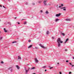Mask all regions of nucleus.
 <instances>
[{"label":"nucleus","mask_w":74,"mask_h":74,"mask_svg":"<svg viewBox=\"0 0 74 74\" xmlns=\"http://www.w3.org/2000/svg\"><path fill=\"white\" fill-rule=\"evenodd\" d=\"M48 2L47 0H45L43 1V3H44L45 5H47V2Z\"/></svg>","instance_id":"obj_1"},{"label":"nucleus","mask_w":74,"mask_h":74,"mask_svg":"<svg viewBox=\"0 0 74 74\" xmlns=\"http://www.w3.org/2000/svg\"><path fill=\"white\" fill-rule=\"evenodd\" d=\"M39 45H40V47H41V48H44V49H45V48H46V47H44V46L42 45L41 44H40Z\"/></svg>","instance_id":"obj_2"},{"label":"nucleus","mask_w":74,"mask_h":74,"mask_svg":"<svg viewBox=\"0 0 74 74\" xmlns=\"http://www.w3.org/2000/svg\"><path fill=\"white\" fill-rule=\"evenodd\" d=\"M66 8V7H64L63 8H60V9H63V10L64 11H66V9H65Z\"/></svg>","instance_id":"obj_3"},{"label":"nucleus","mask_w":74,"mask_h":74,"mask_svg":"<svg viewBox=\"0 0 74 74\" xmlns=\"http://www.w3.org/2000/svg\"><path fill=\"white\" fill-rule=\"evenodd\" d=\"M60 15H61V14L59 13L58 14H56V16H57V17H58V16H60Z\"/></svg>","instance_id":"obj_4"},{"label":"nucleus","mask_w":74,"mask_h":74,"mask_svg":"<svg viewBox=\"0 0 74 74\" xmlns=\"http://www.w3.org/2000/svg\"><path fill=\"white\" fill-rule=\"evenodd\" d=\"M29 69H30V68H29L28 69V70H26V69H25V74H27V72H28V71H29Z\"/></svg>","instance_id":"obj_5"},{"label":"nucleus","mask_w":74,"mask_h":74,"mask_svg":"<svg viewBox=\"0 0 74 74\" xmlns=\"http://www.w3.org/2000/svg\"><path fill=\"white\" fill-rule=\"evenodd\" d=\"M61 41V40H60V38H58V40H57V42H60Z\"/></svg>","instance_id":"obj_6"},{"label":"nucleus","mask_w":74,"mask_h":74,"mask_svg":"<svg viewBox=\"0 0 74 74\" xmlns=\"http://www.w3.org/2000/svg\"><path fill=\"white\" fill-rule=\"evenodd\" d=\"M58 47H60V42H58Z\"/></svg>","instance_id":"obj_7"},{"label":"nucleus","mask_w":74,"mask_h":74,"mask_svg":"<svg viewBox=\"0 0 74 74\" xmlns=\"http://www.w3.org/2000/svg\"><path fill=\"white\" fill-rule=\"evenodd\" d=\"M35 60L36 62L38 63V60L37 58H35Z\"/></svg>","instance_id":"obj_8"},{"label":"nucleus","mask_w":74,"mask_h":74,"mask_svg":"<svg viewBox=\"0 0 74 74\" xmlns=\"http://www.w3.org/2000/svg\"><path fill=\"white\" fill-rule=\"evenodd\" d=\"M66 21H71V19H66Z\"/></svg>","instance_id":"obj_9"},{"label":"nucleus","mask_w":74,"mask_h":74,"mask_svg":"<svg viewBox=\"0 0 74 74\" xmlns=\"http://www.w3.org/2000/svg\"><path fill=\"white\" fill-rule=\"evenodd\" d=\"M16 66L17 69H18V70H19V69H20V67H19V66L18 65H16Z\"/></svg>","instance_id":"obj_10"},{"label":"nucleus","mask_w":74,"mask_h":74,"mask_svg":"<svg viewBox=\"0 0 74 74\" xmlns=\"http://www.w3.org/2000/svg\"><path fill=\"white\" fill-rule=\"evenodd\" d=\"M32 46H33V45H30L29 47H28V48H32Z\"/></svg>","instance_id":"obj_11"},{"label":"nucleus","mask_w":74,"mask_h":74,"mask_svg":"<svg viewBox=\"0 0 74 74\" xmlns=\"http://www.w3.org/2000/svg\"><path fill=\"white\" fill-rule=\"evenodd\" d=\"M68 41H69V38H67L66 39V41H65V43H66V42H67Z\"/></svg>","instance_id":"obj_12"},{"label":"nucleus","mask_w":74,"mask_h":74,"mask_svg":"<svg viewBox=\"0 0 74 74\" xmlns=\"http://www.w3.org/2000/svg\"><path fill=\"white\" fill-rule=\"evenodd\" d=\"M61 34H62V35L63 36H65V34H64V33H61Z\"/></svg>","instance_id":"obj_13"},{"label":"nucleus","mask_w":74,"mask_h":74,"mask_svg":"<svg viewBox=\"0 0 74 74\" xmlns=\"http://www.w3.org/2000/svg\"><path fill=\"white\" fill-rule=\"evenodd\" d=\"M18 59H19L20 60V59H21V57H20V56H18Z\"/></svg>","instance_id":"obj_14"},{"label":"nucleus","mask_w":74,"mask_h":74,"mask_svg":"<svg viewBox=\"0 0 74 74\" xmlns=\"http://www.w3.org/2000/svg\"><path fill=\"white\" fill-rule=\"evenodd\" d=\"M42 68H43V69H45V68H46V66H42Z\"/></svg>","instance_id":"obj_15"},{"label":"nucleus","mask_w":74,"mask_h":74,"mask_svg":"<svg viewBox=\"0 0 74 74\" xmlns=\"http://www.w3.org/2000/svg\"><path fill=\"white\" fill-rule=\"evenodd\" d=\"M59 21V19L57 18L56 20V22H57V21Z\"/></svg>","instance_id":"obj_16"},{"label":"nucleus","mask_w":74,"mask_h":74,"mask_svg":"<svg viewBox=\"0 0 74 74\" xmlns=\"http://www.w3.org/2000/svg\"><path fill=\"white\" fill-rule=\"evenodd\" d=\"M46 34H49V31H47Z\"/></svg>","instance_id":"obj_17"},{"label":"nucleus","mask_w":74,"mask_h":74,"mask_svg":"<svg viewBox=\"0 0 74 74\" xmlns=\"http://www.w3.org/2000/svg\"><path fill=\"white\" fill-rule=\"evenodd\" d=\"M36 68L35 67H33L31 69V70H33V69H34Z\"/></svg>","instance_id":"obj_18"},{"label":"nucleus","mask_w":74,"mask_h":74,"mask_svg":"<svg viewBox=\"0 0 74 74\" xmlns=\"http://www.w3.org/2000/svg\"><path fill=\"white\" fill-rule=\"evenodd\" d=\"M49 13V12H48L47 11H46V14H48Z\"/></svg>","instance_id":"obj_19"},{"label":"nucleus","mask_w":74,"mask_h":74,"mask_svg":"<svg viewBox=\"0 0 74 74\" xmlns=\"http://www.w3.org/2000/svg\"><path fill=\"white\" fill-rule=\"evenodd\" d=\"M4 32H5V33H7V31L6 30H4Z\"/></svg>","instance_id":"obj_20"},{"label":"nucleus","mask_w":74,"mask_h":74,"mask_svg":"<svg viewBox=\"0 0 74 74\" xmlns=\"http://www.w3.org/2000/svg\"><path fill=\"white\" fill-rule=\"evenodd\" d=\"M2 38H3V37H0V40L1 41V39H2Z\"/></svg>","instance_id":"obj_21"},{"label":"nucleus","mask_w":74,"mask_h":74,"mask_svg":"<svg viewBox=\"0 0 74 74\" xmlns=\"http://www.w3.org/2000/svg\"><path fill=\"white\" fill-rule=\"evenodd\" d=\"M17 41H14L12 42V44L15 43V42H17Z\"/></svg>","instance_id":"obj_22"},{"label":"nucleus","mask_w":74,"mask_h":74,"mask_svg":"<svg viewBox=\"0 0 74 74\" xmlns=\"http://www.w3.org/2000/svg\"><path fill=\"white\" fill-rule=\"evenodd\" d=\"M12 67H10V68H9L8 69V70H10V69H12Z\"/></svg>","instance_id":"obj_23"},{"label":"nucleus","mask_w":74,"mask_h":74,"mask_svg":"<svg viewBox=\"0 0 74 74\" xmlns=\"http://www.w3.org/2000/svg\"><path fill=\"white\" fill-rule=\"evenodd\" d=\"M39 3H41V1H40L38 2Z\"/></svg>","instance_id":"obj_24"},{"label":"nucleus","mask_w":74,"mask_h":74,"mask_svg":"<svg viewBox=\"0 0 74 74\" xmlns=\"http://www.w3.org/2000/svg\"><path fill=\"white\" fill-rule=\"evenodd\" d=\"M61 7H62V6H63V4H61Z\"/></svg>","instance_id":"obj_25"},{"label":"nucleus","mask_w":74,"mask_h":74,"mask_svg":"<svg viewBox=\"0 0 74 74\" xmlns=\"http://www.w3.org/2000/svg\"><path fill=\"white\" fill-rule=\"evenodd\" d=\"M1 63H2V64H3V63H4V62H3V61H1Z\"/></svg>","instance_id":"obj_26"},{"label":"nucleus","mask_w":74,"mask_h":74,"mask_svg":"<svg viewBox=\"0 0 74 74\" xmlns=\"http://www.w3.org/2000/svg\"><path fill=\"white\" fill-rule=\"evenodd\" d=\"M52 39H54L55 38H54V37H52Z\"/></svg>","instance_id":"obj_27"},{"label":"nucleus","mask_w":74,"mask_h":74,"mask_svg":"<svg viewBox=\"0 0 74 74\" xmlns=\"http://www.w3.org/2000/svg\"><path fill=\"white\" fill-rule=\"evenodd\" d=\"M53 67H51L50 68V69H53Z\"/></svg>","instance_id":"obj_28"},{"label":"nucleus","mask_w":74,"mask_h":74,"mask_svg":"<svg viewBox=\"0 0 74 74\" xmlns=\"http://www.w3.org/2000/svg\"><path fill=\"white\" fill-rule=\"evenodd\" d=\"M26 23H27L26 22H25L24 23V25H25V24H26Z\"/></svg>","instance_id":"obj_29"},{"label":"nucleus","mask_w":74,"mask_h":74,"mask_svg":"<svg viewBox=\"0 0 74 74\" xmlns=\"http://www.w3.org/2000/svg\"><path fill=\"white\" fill-rule=\"evenodd\" d=\"M60 43H63V41H60Z\"/></svg>","instance_id":"obj_30"},{"label":"nucleus","mask_w":74,"mask_h":74,"mask_svg":"<svg viewBox=\"0 0 74 74\" xmlns=\"http://www.w3.org/2000/svg\"><path fill=\"white\" fill-rule=\"evenodd\" d=\"M66 63H67V62H69V61L66 60Z\"/></svg>","instance_id":"obj_31"},{"label":"nucleus","mask_w":74,"mask_h":74,"mask_svg":"<svg viewBox=\"0 0 74 74\" xmlns=\"http://www.w3.org/2000/svg\"><path fill=\"white\" fill-rule=\"evenodd\" d=\"M71 74V72H69V74Z\"/></svg>","instance_id":"obj_32"},{"label":"nucleus","mask_w":74,"mask_h":74,"mask_svg":"<svg viewBox=\"0 0 74 74\" xmlns=\"http://www.w3.org/2000/svg\"><path fill=\"white\" fill-rule=\"evenodd\" d=\"M69 64H70V65H71H71H72V64H71V63H69Z\"/></svg>","instance_id":"obj_33"},{"label":"nucleus","mask_w":74,"mask_h":74,"mask_svg":"<svg viewBox=\"0 0 74 74\" xmlns=\"http://www.w3.org/2000/svg\"><path fill=\"white\" fill-rule=\"evenodd\" d=\"M17 23H18V25H19V24H20V23H19V22H17Z\"/></svg>","instance_id":"obj_34"},{"label":"nucleus","mask_w":74,"mask_h":74,"mask_svg":"<svg viewBox=\"0 0 74 74\" xmlns=\"http://www.w3.org/2000/svg\"><path fill=\"white\" fill-rule=\"evenodd\" d=\"M59 73H60V74H62V73L61 72H60Z\"/></svg>","instance_id":"obj_35"},{"label":"nucleus","mask_w":74,"mask_h":74,"mask_svg":"<svg viewBox=\"0 0 74 74\" xmlns=\"http://www.w3.org/2000/svg\"><path fill=\"white\" fill-rule=\"evenodd\" d=\"M32 4H33V5H35V3H33Z\"/></svg>","instance_id":"obj_36"},{"label":"nucleus","mask_w":74,"mask_h":74,"mask_svg":"<svg viewBox=\"0 0 74 74\" xmlns=\"http://www.w3.org/2000/svg\"><path fill=\"white\" fill-rule=\"evenodd\" d=\"M12 71H13V69H11V72H12Z\"/></svg>","instance_id":"obj_37"},{"label":"nucleus","mask_w":74,"mask_h":74,"mask_svg":"<svg viewBox=\"0 0 74 74\" xmlns=\"http://www.w3.org/2000/svg\"><path fill=\"white\" fill-rule=\"evenodd\" d=\"M28 42H31V40H29L28 41Z\"/></svg>","instance_id":"obj_38"},{"label":"nucleus","mask_w":74,"mask_h":74,"mask_svg":"<svg viewBox=\"0 0 74 74\" xmlns=\"http://www.w3.org/2000/svg\"><path fill=\"white\" fill-rule=\"evenodd\" d=\"M3 8H5V7L4 6H3Z\"/></svg>","instance_id":"obj_39"},{"label":"nucleus","mask_w":74,"mask_h":74,"mask_svg":"<svg viewBox=\"0 0 74 74\" xmlns=\"http://www.w3.org/2000/svg\"><path fill=\"white\" fill-rule=\"evenodd\" d=\"M35 49H38V48H37V47H35Z\"/></svg>","instance_id":"obj_40"},{"label":"nucleus","mask_w":74,"mask_h":74,"mask_svg":"<svg viewBox=\"0 0 74 74\" xmlns=\"http://www.w3.org/2000/svg\"><path fill=\"white\" fill-rule=\"evenodd\" d=\"M65 51H67V49H65Z\"/></svg>","instance_id":"obj_41"},{"label":"nucleus","mask_w":74,"mask_h":74,"mask_svg":"<svg viewBox=\"0 0 74 74\" xmlns=\"http://www.w3.org/2000/svg\"><path fill=\"white\" fill-rule=\"evenodd\" d=\"M40 12H42V10H41Z\"/></svg>","instance_id":"obj_42"},{"label":"nucleus","mask_w":74,"mask_h":74,"mask_svg":"<svg viewBox=\"0 0 74 74\" xmlns=\"http://www.w3.org/2000/svg\"><path fill=\"white\" fill-rule=\"evenodd\" d=\"M26 5H27V3H26Z\"/></svg>","instance_id":"obj_43"},{"label":"nucleus","mask_w":74,"mask_h":74,"mask_svg":"<svg viewBox=\"0 0 74 74\" xmlns=\"http://www.w3.org/2000/svg\"><path fill=\"white\" fill-rule=\"evenodd\" d=\"M0 6L1 7H2V5H0Z\"/></svg>","instance_id":"obj_44"},{"label":"nucleus","mask_w":74,"mask_h":74,"mask_svg":"<svg viewBox=\"0 0 74 74\" xmlns=\"http://www.w3.org/2000/svg\"><path fill=\"white\" fill-rule=\"evenodd\" d=\"M61 6H59V8H61Z\"/></svg>","instance_id":"obj_45"},{"label":"nucleus","mask_w":74,"mask_h":74,"mask_svg":"<svg viewBox=\"0 0 74 74\" xmlns=\"http://www.w3.org/2000/svg\"><path fill=\"white\" fill-rule=\"evenodd\" d=\"M4 30H6L5 28H4Z\"/></svg>","instance_id":"obj_46"},{"label":"nucleus","mask_w":74,"mask_h":74,"mask_svg":"<svg viewBox=\"0 0 74 74\" xmlns=\"http://www.w3.org/2000/svg\"><path fill=\"white\" fill-rule=\"evenodd\" d=\"M45 71H47V70L46 69L45 70Z\"/></svg>","instance_id":"obj_47"},{"label":"nucleus","mask_w":74,"mask_h":74,"mask_svg":"<svg viewBox=\"0 0 74 74\" xmlns=\"http://www.w3.org/2000/svg\"><path fill=\"white\" fill-rule=\"evenodd\" d=\"M72 67H74V65H72Z\"/></svg>","instance_id":"obj_48"},{"label":"nucleus","mask_w":74,"mask_h":74,"mask_svg":"<svg viewBox=\"0 0 74 74\" xmlns=\"http://www.w3.org/2000/svg\"><path fill=\"white\" fill-rule=\"evenodd\" d=\"M14 18H15V19H16V17Z\"/></svg>","instance_id":"obj_49"},{"label":"nucleus","mask_w":74,"mask_h":74,"mask_svg":"<svg viewBox=\"0 0 74 74\" xmlns=\"http://www.w3.org/2000/svg\"><path fill=\"white\" fill-rule=\"evenodd\" d=\"M58 64H59V63H58Z\"/></svg>","instance_id":"obj_50"},{"label":"nucleus","mask_w":74,"mask_h":74,"mask_svg":"<svg viewBox=\"0 0 74 74\" xmlns=\"http://www.w3.org/2000/svg\"><path fill=\"white\" fill-rule=\"evenodd\" d=\"M32 74H36V73H33Z\"/></svg>","instance_id":"obj_51"},{"label":"nucleus","mask_w":74,"mask_h":74,"mask_svg":"<svg viewBox=\"0 0 74 74\" xmlns=\"http://www.w3.org/2000/svg\"><path fill=\"white\" fill-rule=\"evenodd\" d=\"M73 59H74V57H73Z\"/></svg>","instance_id":"obj_52"},{"label":"nucleus","mask_w":74,"mask_h":74,"mask_svg":"<svg viewBox=\"0 0 74 74\" xmlns=\"http://www.w3.org/2000/svg\"><path fill=\"white\" fill-rule=\"evenodd\" d=\"M22 20H24V19H23Z\"/></svg>","instance_id":"obj_53"},{"label":"nucleus","mask_w":74,"mask_h":74,"mask_svg":"<svg viewBox=\"0 0 74 74\" xmlns=\"http://www.w3.org/2000/svg\"><path fill=\"white\" fill-rule=\"evenodd\" d=\"M1 33V32H0V33Z\"/></svg>","instance_id":"obj_54"},{"label":"nucleus","mask_w":74,"mask_h":74,"mask_svg":"<svg viewBox=\"0 0 74 74\" xmlns=\"http://www.w3.org/2000/svg\"><path fill=\"white\" fill-rule=\"evenodd\" d=\"M1 20H0V21Z\"/></svg>","instance_id":"obj_55"}]
</instances>
